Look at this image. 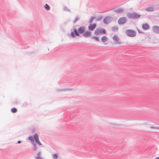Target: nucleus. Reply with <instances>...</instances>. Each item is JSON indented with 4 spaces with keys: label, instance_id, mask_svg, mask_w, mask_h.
<instances>
[{
    "label": "nucleus",
    "instance_id": "obj_1",
    "mask_svg": "<svg viewBox=\"0 0 159 159\" xmlns=\"http://www.w3.org/2000/svg\"><path fill=\"white\" fill-rule=\"evenodd\" d=\"M85 31V27L84 26H82L79 27L77 30L74 29L73 31H72L70 34V37L74 38L76 36L80 37V34H83Z\"/></svg>",
    "mask_w": 159,
    "mask_h": 159
},
{
    "label": "nucleus",
    "instance_id": "obj_2",
    "mask_svg": "<svg viewBox=\"0 0 159 159\" xmlns=\"http://www.w3.org/2000/svg\"><path fill=\"white\" fill-rule=\"evenodd\" d=\"M111 46L116 47L134 43L129 40H111Z\"/></svg>",
    "mask_w": 159,
    "mask_h": 159
},
{
    "label": "nucleus",
    "instance_id": "obj_3",
    "mask_svg": "<svg viewBox=\"0 0 159 159\" xmlns=\"http://www.w3.org/2000/svg\"><path fill=\"white\" fill-rule=\"evenodd\" d=\"M141 15L135 12L133 13H129L127 14L129 18L137 19L141 16Z\"/></svg>",
    "mask_w": 159,
    "mask_h": 159
},
{
    "label": "nucleus",
    "instance_id": "obj_4",
    "mask_svg": "<svg viewBox=\"0 0 159 159\" xmlns=\"http://www.w3.org/2000/svg\"><path fill=\"white\" fill-rule=\"evenodd\" d=\"M98 44L102 46H111V40H96Z\"/></svg>",
    "mask_w": 159,
    "mask_h": 159
},
{
    "label": "nucleus",
    "instance_id": "obj_5",
    "mask_svg": "<svg viewBox=\"0 0 159 159\" xmlns=\"http://www.w3.org/2000/svg\"><path fill=\"white\" fill-rule=\"evenodd\" d=\"M106 33V30L101 27L97 28L94 32V34L96 35H98L101 34H105Z\"/></svg>",
    "mask_w": 159,
    "mask_h": 159
},
{
    "label": "nucleus",
    "instance_id": "obj_6",
    "mask_svg": "<svg viewBox=\"0 0 159 159\" xmlns=\"http://www.w3.org/2000/svg\"><path fill=\"white\" fill-rule=\"evenodd\" d=\"M125 32L127 35L130 37H134L135 36L136 34V32L132 30H126Z\"/></svg>",
    "mask_w": 159,
    "mask_h": 159
},
{
    "label": "nucleus",
    "instance_id": "obj_7",
    "mask_svg": "<svg viewBox=\"0 0 159 159\" xmlns=\"http://www.w3.org/2000/svg\"><path fill=\"white\" fill-rule=\"evenodd\" d=\"M127 20L126 17H125L120 18L118 21V23L119 25H123L125 23Z\"/></svg>",
    "mask_w": 159,
    "mask_h": 159
},
{
    "label": "nucleus",
    "instance_id": "obj_8",
    "mask_svg": "<svg viewBox=\"0 0 159 159\" xmlns=\"http://www.w3.org/2000/svg\"><path fill=\"white\" fill-rule=\"evenodd\" d=\"M112 18L111 16H107L103 19V22L106 24L109 23L112 20Z\"/></svg>",
    "mask_w": 159,
    "mask_h": 159
},
{
    "label": "nucleus",
    "instance_id": "obj_9",
    "mask_svg": "<svg viewBox=\"0 0 159 159\" xmlns=\"http://www.w3.org/2000/svg\"><path fill=\"white\" fill-rule=\"evenodd\" d=\"M97 26L96 24L93 23V24H91L89 25L88 26V30L89 31H93V30L96 28Z\"/></svg>",
    "mask_w": 159,
    "mask_h": 159
},
{
    "label": "nucleus",
    "instance_id": "obj_10",
    "mask_svg": "<svg viewBox=\"0 0 159 159\" xmlns=\"http://www.w3.org/2000/svg\"><path fill=\"white\" fill-rule=\"evenodd\" d=\"M152 31L156 34H159V26L155 25L152 27Z\"/></svg>",
    "mask_w": 159,
    "mask_h": 159
},
{
    "label": "nucleus",
    "instance_id": "obj_11",
    "mask_svg": "<svg viewBox=\"0 0 159 159\" xmlns=\"http://www.w3.org/2000/svg\"><path fill=\"white\" fill-rule=\"evenodd\" d=\"M34 138L36 142L39 145H42L41 143L39 142V136L37 134H35L34 136Z\"/></svg>",
    "mask_w": 159,
    "mask_h": 159
},
{
    "label": "nucleus",
    "instance_id": "obj_12",
    "mask_svg": "<svg viewBox=\"0 0 159 159\" xmlns=\"http://www.w3.org/2000/svg\"><path fill=\"white\" fill-rule=\"evenodd\" d=\"M91 32L89 31H85L81 36H83L85 37H89L91 36Z\"/></svg>",
    "mask_w": 159,
    "mask_h": 159
},
{
    "label": "nucleus",
    "instance_id": "obj_13",
    "mask_svg": "<svg viewBox=\"0 0 159 159\" xmlns=\"http://www.w3.org/2000/svg\"><path fill=\"white\" fill-rule=\"evenodd\" d=\"M142 28L144 30H147L149 29L150 26L147 23H145L142 25Z\"/></svg>",
    "mask_w": 159,
    "mask_h": 159
},
{
    "label": "nucleus",
    "instance_id": "obj_14",
    "mask_svg": "<svg viewBox=\"0 0 159 159\" xmlns=\"http://www.w3.org/2000/svg\"><path fill=\"white\" fill-rule=\"evenodd\" d=\"M123 11V10L121 8H118V9H115L114 10V12L119 13L122 12Z\"/></svg>",
    "mask_w": 159,
    "mask_h": 159
},
{
    "label": "nucleus",
    "instance_id": "obj_15",
    "mask_svg": "<svg viewBox=\"0 0 159 159\" xmlns=\"http://www.w3.org/2000/svg\"><path fill=\"white\" fill-rule=\"evenodd\" d=\"M111 30L114 32H116L118 29V28L117 26H113L111 28Z\"/></svg>",
    "mask_w": 159,
    "mask_h": 159
},
{
    "label": "nucleus",
    "instance_id": "obj_16",
    "mask_svg": "<svg viewBox=\"0 0 159 159\" xmlns=\"http://www.w3.org/2000/svg\"><path fill=\"white\" fill-rule=\"evenodd\" d=\"M63 9L65 11H67L69 12H71V10L65 6L63 7Z\"/></svg>",
    "mask_w": 159,
    "mask_h": 159
},
{
    "label": "nucleus",
    "instance_id": "obj_17",
    "mask_svg": "<svg viewBox=\"0 0 159 159\" xmlns=\"http://www.w3.org/2000/svg\"><path fill=\"white\" fill-rule=\"evenodd\" d=\"M44 7L45 9L47 11H49L50 10V6L47 4H45Z\"/></svg>",
    "mask_w": 159,
    "mask_h": 159
},
{
    "label": "nucleus",
    "instance_id": "obj_18",
    "mask_svg": "<svg viewBox=\"0 0 159 159\" xmlns=\"http://www.w3.org/2000/svg\"><path fill=\"white\" fill-rule=\"evenodd\" d=\"M96 17L95 16H93L91 17L90 20H89V23L90 24H92V23L93 20L95 19Z\"/></svg>",
    "mask_w": 159,
    "mask_h": 159
},
{
    "label": "nucleus",
    "instance_id": "obj_19",
    "mask_svg": "<svg viewBox=\"0 0 159 159\" xmlns=\"http://www.w3.org/2000/svg\"><path fill=\"white\" fill-rule=\"evenodd\" d=\"M145 10L147 11H153V8L152 7H150L146 8Z\"/></svg>",
    "mask_w": 159,
    "mask_h": 159
},
{
    "label": "nucleus",
    "instance_id": "obj_20",
    "mask_svg": "<svg viewBox=\"0 0 159 159\" xmlns=\"http://www.w3.org/2000/svg\"><path fill=\"white\" fill-rule=\"evenodd\" d=\"M113 40H119L118 37L116 35H115L112 38Z\"/></svg>",
    "mask_w": 159,
    "mask_h": 159
},
{
    "label": "nucleus",
    "instance_id": "obj_21",
    "mask_svg": "<svg viewBox=\"0 0 159 159\" xmlns=\"http://www.w3.org/2000/svg\"><path fill=\"white\" fill-rule=\"evenodd\" d=\"M40 152H39L37 154V156L36 157V159H43L40 157Z\"/></svg>",
    "mask_w": 159,
    "mask_h": 159
},
{
    "label": "nucleus",
    "instance_id": "obj_22",
    "mask_svg": "<svg viewBox=\"0 0 159 159\" xmlns=\"http://www.w3.org/2000/svg\"><path fill=\"white\" fill-rule=\"evenodd\" d=\"M28 139L32 143H33L34 140L33 137L30 136L28 138Z\"/></svg>",
    "mask_w": 159,
    "mask_h": 159
},
{
    "label": "nucleus",
    "instance_id": "obj_23",
    "mask_svg": "<svg viewBox=\"0 0 159 159\" xmlns=\"http://www.w3.org/2000/svg\"><path fill=\"white\" fill-rule=\"evenodd\" d=\"M102 16H99L96 20L97 21H99L101 20Z\"/></svg>",
    "mask_w": 159,
    "mask_h": 159
},
{
    "label": "nucleus",
    "instance_id": "obj_24",
    "mask_svg": "<svg viewBox=\"0 0 159 159\" xmlns=\"http://www.w3.org/2000/svg\"><path fill=\"white\" fill-rule=\"evenodd\" d=\"M79 20V17L78 16L76 17L75 20L73 21L74 23H75L77 21Z\"/></svg>",
    "mask_w": 159,
    "mask_h": 159
},
{
    "label": "nucleus",
    "instance_id": "obj_25",
    "mask_svg": "<svg viewBox=\"0 0 159 159\" xmlns=\"http://www.w3.org/2000/svg\"><path fill=\"white\" fill-rule=\"evenodd\" d=\"M11 111L13 113H15L16 112L17 110L16 108H13L11 109Z\"/></svg>",
    "mask_w": 159,
    "mask_h": 159
},
{
    "label": "nucleus",
    "instance_id": "obj_26",
    "mask_svg": "<svg viewBox=\"0 0 159 159\" xmlns=\"http://www.w3.org/2000/svg\"><path fill=\"white\" fill-rule=\"evenodd\" d=\"M150 128L152 129H158L159 128H157L154 126H152L150 127Z\"/></svg>",
    "mask_w": 159,
    "mask_h": 159
},
{
    "label": "nucleus",
    "instance_id": "obj_27",
    "mask_svg": "<svg viewBox=\"0 0 159 159\" xmlns=\"http://www.w3.org/2000/svg\"><path fill=\"white\" fill-rule=\"evenodd\" d=\"M57 154H54L52 155V157L54 159H56L57 158Z\"/></svg>",
    "mask_w": 159,
    "mask_h": 159
},
{
    "label": "nucleus",
    "instance_id": "obj_28",
    "mask_svg": "<svg viewBox=\"0 0 159 159\" xmlns=\"http://www.w3.org/2000/svg\"><path fill=\"white\" fill-rule=\"evenodd\" d=\"M101 40H107V39L106 36H104L102 37Z\"/></svg>",
    "mask_w": 159,
    "mask_h": 159
},
{
    "label": "nucleus",
    "instance_id": "obj_29",
    "mask_svg": "<svg viewBox=\"0 0 159 159\" xmlns=\"http://www.w3.org/2000/svg\"><path fill=\"white\" fill-rule=\"evenodd\" d=\"M92 39H94L95 40H99V38L98 37L93 36L92 37Z\"/></svg>",
    "mask_w": 159,
    "mask_h": 159
},
{
    "label": "nucleus",
    "instance_id": "obj_30",
    "mask_svg": "<svg viewBox=\"0 0 159 159\" xmlns=\"http://www.w3.org/2000/svg\"><path fill=\"white\" fill-rule=\"evenodd\" d=\"M138 31L139 33H144L141 30L138 29Z\"/></svg>",
    "mask_w": 159,
    "mask_h": 159
},
{
    "label": "nucleus",
    "instance_id": "obj_31",
    "mask_svg": "<svg viewBox=\"0 0 159 159\" xmlns=\"http://www.w3.org/2000/svg\"><path fill=\"white\" fill-rule=\"evenodd\" d=\"M34 151H35L36 150V146L35 145H34Z\"/></svg>",
    "mask_w": 159,
    "mask_h": 159
},
{
    "label": "nucleus",
    "instance_id": "obj_32",
    "mask_svg": "<svg viewBox=\"0 0 159 159\" xmlns=\"http://www.w3.org/2000/svg\"><path fill=\"white\" fill-rule=\"evenodd\" d=\"M157 43V42H152L151 43L153 44L156 43Z\"/></svg>",
    "mask_w": 159,
    "mask_h": 159
},
{
    "label": "nucleus",
    "instance_id": "obj_33",
    "mask_svg": "<svg viewBox=\"0 0 159 159\" xmlns=\"http://www.w3.org/2000/svg\"><path fill=\"white\" fill-rule=\"evenodd\" d=\"M155 159H159V157H156Z\"/></svg>",
    "mask_w": 159,
    "mask_h": 159
},
{
    "label": "nucleus",
    "instance_id": "obj_34",
    "mask_svg": "<svg viewBox=\"0 0 159 159\" xmlns=\"http://www.w3.org/2000/svg\"><path fill=\"white\" fill-rule=\"evenodd\" d=\"M20 143V141H18V143Z\"/></svg>",
    "mask_w": 159,
    "mask_h": 159
}]
</instances>
